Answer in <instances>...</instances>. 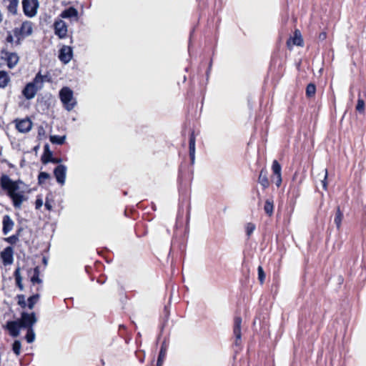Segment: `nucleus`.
<instances>
[{
  "mask_svg": "<svg viewBox=\"0 0 366 366\" xmlns=\"http://www.w3.org/2000/svg\"><path fill=\"white\" fill-rule=\"evenodd\" d=\"M48 76H43L40 73H38L34 81L31 82L38 90L41 89L43 87L44 83L46 81H49Z\"/></svg>",
  "mask_w": 366,
  "mask_h": 366,
  "instance_id": "nucleus-17",
  "label": "nucleus"
},
{
  "mask_svg": "<svg viewBox=\"0 0 366 366\" xmlns=\"http://www.w3.org/2000/svg\"><path fill=\"white\" fill-rule=\"evenodd\" d=\"M107 277L104 275H99L97 278V282L102 285L106 282Z\"/></svg>",
  "mask_w": 366,
  "mask_h": 366,
  "instance_id": "nucleus-45",
  "label": "nucleus"
},
{
  "mask_svg": "<svg viewBox=\"0 0 366 366\" xmlns=\"http://www.w3.org/2000/svg\"><path fill=\"white\" fill-rule=\"evenodd\" d=\"M327 169H325V177H324V179L322 181V188H323L325 190H327Z\"/></svg>",
  "mask_w": 366,
  "mask_h": 366,
  "instance_id": "nucleus-42",
  "label": "nucleus"
},
{
  "mask_svg": "<svg viewBox=\"0 0 366 366\" xmlns=\"http://www.w3.org/2000/svg\"><path fill=\"white\" fill-rule=\"evenodd\" d=\"M287 47L289 50H292L294 46H303L304 40L300 31L296 29L293 33V36H290L286 42Z\"/></svg>",
  "mask_w": 366,
  "mask_h": 366,
  "instance_id": "nucleus-4",
  "label": "nucleus"
},
{
  "mask_svg": "<svg viewBox=\"0 0 366 366\" xmlns=\"http://www.w3.org/2000/svg\"><path fill=\"white\" fill-rule=\"evenodd\" d=\"M257 182L262 186V189H266L269 187L270 182L268 178V172L265 167L260 170Z\"/></svg>",
  "mask_w": 366,
  "mask_h": 366,
  "instance_id": "nucleus-13",
  "label": "nucleus"
},
{
  "mask_svg": "<svg viewBox=\"0 0 366 366\" xmlns=\"http://www.w3.org/2000/svg\"><path fill=\"white\" fill-rule=\"evenodd\" d=\"M14 250L11 247H6L0 254L1 258L4 265L11 264L14 260Z\"/></svg>",
  "mask_w": 366,
  "mask_h": 366,
  "instance_id": "nucleus-10",
  "label": "nucleus"
},
{
  "mask_svg": "<svg viewBox=\"0 0 366 366\" xmlns=\"http://www.w3.org/2000/svg\"><path fill=\"white\" fill-rule=\"evenodd\" d=\"M20 325L22 327L33 328V325L37 322V318L35 313L22 312L21 318L19 320Z\"/></svg>",
  "mask_w": 366,
  "mask_h": 366,
  "instance_id": "nucleus-6",
  "label": "nucleus"
},
{
  "mask_svg": "<svg viewBox=\"0 0 366 366\" xmlns=\"http://www.w3.org/2000/svg\"><path fill=\"white\" fill-rule=\"evenodd\" d=\"M67 25L61 19L56 20L54 23V32L60 39L66 38L67 36Z\"/></svg>",
  "mask_w": 366,
  "mask_h": 366,
  "instance_id": "nucleus-8",
  "label": "nucleus"
},
{
  "mask_svg": "<svg viewBox=\"0 0 366 366\" xmlns=\"http://www.w3.org/2000/svg\"><path fill=\"white\" fill-rule=\"evenodd\" d=\"M274 201L272 199H267L264 205V210L268 217H272L274 213Z\"/></svg>",
  "mask_w": 366,
  "mask_h": 366,
  "instance_id": "nucleus-21",
  "label": "nucleus"
},
{
  "mask_svg": "<svg viewBox=\"0 0 366 366\" xmlns=\"http://www.w3.org/2000/svg\"><path fill=\"white\" fill-rule=\"evenodd\" d=\"M41 162L43 164H46L49 162L57 163L58 159L53 158L52 152L50 150L49 145L46 144L44 147V153L41 156Z\"/></svg>",
  "mask_w": 366,
  "mask_h": 366,
  "instance_id": "nucleus-11",
  "label": "nucleus"
},
{
  "mask_svg": "<svg viewBox=\"0 0 366 366\" xmlns=\"http://www.w3.org/2000/svg\"><path fill=\"white\" fill-rule=\"evenodd\" d=\"M45 207L48 209V210H51L52 209V205H51V203L50 202H49L48 200L46 201L45 204Z\"/></svg>",
  "mask_w": 366,
  "mask_h": 366,
  "instance_id": "nucleus-48",
  "label": "nucleus"
},
{
  "mask_svg": "<svg viewBox=\"0 0 366 366\" xmlns=\"http://www.w3.org/2000/svg\"><path fill=\"white\" fill-rule=\"evenodd\" d=\"M14 36L16 39V44L20 45L21 41L33 33V24L29 21H24L19 28L16 27L13 30Z\"/></svg>",
  "mask_w": 366,
  "mask_h": 366,
  "instance_id": "nucleus-2",
  "label": "nucleus"
},
{
  "mask_svg": "<svg viewBox=\"0 0 366 366\" xmlns=\"http://www.w3.org/2000/svg\"><path fill=\"white\" fill-rule=\"evenodd\" d=\"M355 109L360 114H364L365 113V101L361 98L360 93H359V94H358V99H357V102Z\"/></svg>",
  "mask_w": 366,
  "mask_h": 366,
  "instance_id": "nucleus-29",
  "label": "nucleus"
},
{
  "mask_svg": "<svg viewBox=\"0 0 366 366\" xmlns=\"http://www.w3.org/2000/svg\"><path fill=\"white\" fill-rule=\"evenodd\" d=\"M212 66V59L202 60L199 64V69H206V80L208 81L210 71Z\"/></svg>",
  "mask_w": 366,
  "mask_h": 366,
  "instance_id": "nucleus-19",
  "label": "nucleus"
},
{
  "mask_svg": "<svg viewBox=\"0 0 366 366\" xmlns=\"http://www.w3.org/2000/svg\"><path fill=\"white\" fill-rule=\"evenodd\" d=\"M27 329V333L26 335V340L28 343H31L35 340V333L31 327L26 328Z\"/></svg>",
  "mask_w": 366,
  "mask_h": 366,
  "instance_id": "nucleus-33",
  "label": "nucleus"
},
{
  "mask_svg": "<svg viewBox=\"0 0 366 366\" xmlns=\"http://www.w3.org/2000/svg\"><path fill=\"white\" fill-rule=\"evenodd\" d=\"M9 81L10 78L8 73L4 71H0V88L6 87Z\"/></svg>",
  "mask_w": 366,
  "mask_h": 366,
  "instance_id": "nucleus-25",
  "label": "nucleus"
},
{
  "mask_svg": "<svg viewBox=\"0 0 366 366\" xmlns=\"http://www.w3.org/2000/svg\"><path fill=\"white\" fill-rule=\"evenodd\" d=\"M6 327L9 331L10 335L16 337L19 335V328L22 327L18 320L8 322Z\"/></svg>",
  "mask_w": 366,
  "mask_h": 366,
  "instance_id": "nucleus-15",
  "label": "nucleus"
},
{
  "mask_svg": "<svg viewBox=\"0 0 366 366\" xmlns=\"http://www.w3.org/2000/svg\"><path fill=\"white\" fill-rule=\"evenodd\" d=\"M66 138V137L65 135H64V136L52 135L50 137V141L53 144H61L65 141Z\"/></svg>",
  "mask_w": 366,
  "mask_h": 366,
  "instance_id": "nucleus-32",
  "label": "nucleus"
},
{
  "mask_svg": "<svg viewBox=\"0 0 366 366\" xmlns=\"http://www.w3.org/2000/svg\"><path fill=\"white\" fill-rule=\"evenodd\" d=\"M342 219L343 213L342 212L340 207H337L335 216L334 222L338 229L341 227Z\"/></svg>",
  "mask_w": 366,
  "mask_h": 366,
  "instance_id": "nucleus-28",
  "label": "nucleus"
},
{
  "mask_svg": "<svg viewBox=\"0 0 366 366\" xmlns=\"http://www.w3.org/2000/svg\"><path fill=\"white\" fill-rule=\"evenodd\" d=\"M70 111L74 107L76 104L75 99L73 97V92L70 89Z\"/></svg>",
  "mask_w": 366,
  "mask_h": 366,
  "instance_id": "nucleus-40",
  "label": "nucleus"
},
{
  "mask_svg": "<svg viewBox=\"0 0 366 366\" xmlns=\"http://www.w3.org/2000/svg\"><path fill=\"white\" fill-rule=\"evenodd\" d=\"M62 18H68L69 17V9H65L61 14Z\"/></svg>",
  "mask_w": 366,
  "mask_h": 366,
  "instance_id": "nucleus-47",
  "label": "nucleus"
},
{
  "mask_svg": "<svg viewBox=\"0 0 366 366\" xmlns=\"http://www.w3.org/2000/svg\"><path fill=\"white\" fill-rule=\"evenodd\" d=\"M119 331L125 330H126V326L124 325H120L119 327Z\"/></svg>",
  "mask_w": 366,
  "mask_h": 366,
  "instance_id": "nucleus-50",
  "label": "nucleus"
},
{
  "mask_svg": "<svg viewBox=\"0 0 366 366\" xmlns=\"http://www.w3.org/2000/svg\"><path fill=\"white\" fill-rule=\"evenodd\" d=\"M39 90L30 82L26 85L22 91L23 95L27 99H33Z\"/></svg>",
  "mask_w": 366,
  "mask_h": 366,
  "instance_id": "nucleus-16",
  "label": "nucleus"
},
{
  "mask_svg": "<svg viewBox=\"0 0 366 366\" xmlns=\"http://www.w3.org/2000/svg\"><path fill=\"white\" fill-rule=\"evenodd\" d=\"M318 38L320 40H325L327 38V33L325 31L320 33Z\"/></svg>",
  "mask_w": 366,
  "mask_h": 366,
  "instance_id": "nucleus-46",
  "label": "nucleus"
},
{
  "mask_svg": "<svg viewBox=\"0 0 366 366\" xmlns=\"http://www.w3.org/2000/svg\"><path fill=\"white\" fill-rule=\"evenodd\" d=\"M69 55H70V60L72 59L73 57V52H72V49L70 47V53H69Z\"/></svg>",
  "mask_w": 366,
  "mask_h": 366,
  "instance_id": "nucleus-52",
  "label": "nucleus"
},
{
  "mask_svg": "<svg viewBox=\"0 0 366 366\" xmlns=\"http://www.w3.org/2000/svg\"><path fill=\"white\" fill-rule=\"evenodd\" d=\"M272 170L273 173V181L277 187H280L282 182V167L279 162L274 159L272 162Z\"/></svg>",
  "mask_w": 366,
  "mask_h": 366,
  "instance_id": "nucleus-7",
  "label": "nucleus"
},
{
  "mask_svg": "<svg viewBox=\"0 0 366 366\" xmlns=\"http://www.w3.org/2000/svg\"><path fill=\"white\" fill-rule=\"evenodd\" d=\"M50 177V175L44 172H40L39 174V184L44 183L46 179Z\"/></svg>",
  "mask_w": 366,
  "mask_h": 366,
  "instance_id": "nucleus-38",
  "label": "nucleus"
},
{
  "mask_svg": "<svg viewBox=\"0 0 366 366\" xmlns=\"http://www.w3.org/2000/svg\"><path fill=\"white\" fill-rule=\"evenodd\" d=\"M54 173L57 182L64 184L66 180V167L63 165H59L55 168Z\"/></svg>",
  "mask_w": 366,
  "mask_h": 366,
  "instance_id": "nucleus-12",
  "label": "nucleus"
},
{
  "mask_svg": "<svg viewBox=\"0 0 366 366\" xmlns=\"http://www.w3.org/2000/svg\"><path fill=\"white\" fill-rule=\"evenodd\" d=\"M21 348V342L19 340H15L14 342L13 343L12 350L16 355H19L20 354Z\"/></svg>",
  "mask_w": 366,
  "mask_h": 366,
  "instance_id": "nucleus-37",
  "label": "nucleus"
},
{
  "mask_svg": "<svg viewBox=\"0 0 366 366\" xmlns=\"http://www.w3.org/2000/svg\"><path fill=\"white\" fill-rule=\"evenodd\" d=\"M7 9L12 14H16L17 12V7L19 4V0H8Z\"/></svg>",
  "mask_w": 366,
  "mask_h": 366,
  "instance_id": "nucleus-27",
  "label": "nucleus"
},
{
  "mask_svg": "<svg viewBox=\"0 0 366 366\" xmlns=\"http://www.w3.org/2000/svg\"><path fill=\"white\" fill-rule=\"evenodd\" d=\"M31 127L32 123L28 119L16 121V128L19 132L21 133L28 132L29 131L31 130Z\"/></svg>",
  "mask_w": 366,
  "mask_h": 366,
  "instance_id": "nucleus-14",
  "label": "nucleus"
},
{
  "mask_svg": "<svg viewBox=\"0 0 366 366\" xmlns=\"http://www.w3.org/2000/svg\"><path fill=\"white\" fill-rule=\"evenodd\" d=\"M14 38H16L14 35L13 36L11 33H9L6 37V41L11 44H16V39L15 40Z\"/></svg>",
  "mask_w": 366,
  "mask_h": 366,
  "instance_id": "nucleus-43",
  "label": "nucleus"
},
{
  "mask_svg": "<svg viewBox=\"0 0 366 366\" xmlns=\"http://www.w3.org/2000/svg\"><path fill=\"white\" fill-rule=\"evenodd\" d=\"M0 184L6 191L15 208L20 209L22 203L28 199L26 194L27 187L22 181H14L8 175L3 174L0 178Z\"/></svg>",
  "mask_w": 366,
  "mask_h": 366,
  "instance_id": "nucleus-1",
  "label": "nucleus"
},
{
  "mask_svg": "<svg viewBox=\"0 0 366 366\" xmlns=\"http://www.w3.org/2000/svg\"><path fill=\"white\" fill-rule=\"evenodd\" d=\"M82 14H83V6L81 5V14H80L81 15Z\"/></svg>",
  "mask_w": 366,
  "mask_h": 366,
  "instance_id": "nucleus-54",
  "label": "nucleus"
},
{
  "mask_svg": "<svg viewBox=\"0 0 366 366\" xmlns=\"http://www.w3.org/2000/svg\"><path fill=\"white\" fill-rule=\"evenodd\" d=\"M19 62V56L15 53L9 54L7 57V65L9 68H14Z\"/></svg>",
  "mask_w": 366,
  "mask_h": 366,
  "instance_id": "nucleus-24",
  "label": "nucleus"
},
{
  "mask_svg": "<svg viewBox=\"0 0 366 366\" xmlns=\"http://www.w3.org/2000/svg\"><path fill=\"white\" fill-rule=\"evenodd\" d=\"M39 294H36V295L31 296L30 297H29V299L27 300L28 302H27L26 306L29 307V310H32L34 307V305L39 301Z\"/></svg>",
  "mask_w": 366,
  "mask_h": 366,
  "instance_id": "nucleus-30",
  "label": "nucleus"
},
{
  "mask_svg": "<svg viewBox=\"0 0 366 366\" xmlns=\"http://www.w3.org/2000/svg\"><path fill=\"white\" fill-rule=\"evenodd\" d=\"M18 304L23 308L26 307L27 303L25 300V296L24 295H19L17 296Z\"/></svg>",
  "mask_w": 366,
  "mask_h": 366,
  "instance_id": "nucleus-39",
  "label": "nucleus"
},
{
  "mask_svg": "<svg viewBox=\"0 0 366 366\" xmlns=\"http://www.w3.org/2000/svg\"><path fill=\"white\" fill-rule=\"evenodd\" d=\"M242 319L239 315L234 316L233 323V335L235 337L234 345L239 346L242 342Z\"/></svg>",
  "mask_w": 366,
  "mask_h": 366,
  "instance_id": "nucleus-5",
  "label": "nucleus"
},
{
  "mask_svg": "<svg viewBox=\"0 0 366 366\" xmlns=\"http://www.w3.org/2000/svg\"><path fill=\"white\" fill-rule=\"evenodd\" d=\"M22 5L24 12L27 16L33 17L36 14L39 6L38 0H24Z\"/></svg>",
  "mask_w": 366,
  "mask_h": 366,
  "instance_id": "nucleus-3",
  "label": "nucleus"
},
{
  "mask_svg": "<svg viewBox=\"0 0 366 366\" xmlns=\"http://www.w3.org/2000/svg\"><path fill=\"white\" fill-rule=\"evenodd\" d=\"M167 355V347L163 344L160 347V350L159 352L157 366H162L164 359Z\"/></svg>",
  "mask_w": 366,
  "mask_h": 366,
  "instance_id": "nucleus-23",
  "label": "nucleus"
},
{
  "mask_svg": "<svg viewBox=\"0 0 366 366\" xmlns=\"http://www.w3.org/2000/svg\"><path fill=\"white\" fill-rule=\"evenodd\" d=\"M90 269H92L91 267H89V266H86V267H85V270H86V272L88 274H89V272H90Z\"/></svg>",
  "mask_w": 366,
  "mask_h": 366,
  "instance_id": "nucleus-51",
  "label": "nucleus"
},
{
  "mask_svg": "<svg viewBox=\"0 0 366 366\" xmlns=\"http://www.w3.org/2000/svg\"><path fill=\"white\" fill-rule=\"evenodd\" d=\"M79 13L74 6H70V21H78Z\"/></svg>",
  "mask_w": 366,
  "mask_h": 366,
  "instance_id": "nucleus-36",
  "label": "nucleus"
},
{
  "mask_svg": "<svg viewBox=\"0 0 366 366\" xmlns=\"http://www.w3.org/2000/svg\"><path fill=\"white\" fill-rule=\"evenodd\" d=\"M255 229V224L252 222H248L245 226V232L248 238L250 237L252 234Z\"/></svg>",
  "mask_w": 366,
  "mask_h": 366,
  "instance_id": "nucleus-35",
  "label": "nucleus"
},
{
  "mask_svg": "<svg viewBox=\"0 0 366 366\" xmlns=\"http://www.w3.org/2000/svg\"><path fill=\"white\" fill-rule=\"evenodd\" d=\"M31 281H32L33 282H40V280L39 279V277H35V276H34V277L31 278Z\"/></svg>",
  "mask_w": 366,
  "mask_h": 366,
  "instance_id": "nucleus-49",
  "label": "nucleus"
},
{
  "mask_svg": "<svg viewBox=\"0 0 366 366\" xmlns=\"http://www.w3.org/2000/svg\"><path fill=\"white\" fill-rule=\"evenodd\" d=\"M195 142L196 137L194 134V131L191 130L189 136V155L191 164H194L195 160Z\"/></svg>",
  "mask_w": 366,
  "mask_h": 366,
  "instance_id": "nucleus-9",
  "label": "nucleus"
},
{
  "mask_svg": "<svg viewBox=\"0 0 366 366\" xmlns=\"http://www.w3.org/2000/svg\"><path fill=\"white\" fill-rule=\"evenodd\" d=\"M182 174H180L179 175V180L180 181V184H182Z\"/></svg>",
  "mask_w": 366,
  "mask_h": 366,
  "instance_id": "nucleus-53",
  "label": "nucleus"
},
{
  "mask_svg": "<svg viewBox=\"0 0 366 366\" xmlns=\"http://www.w3.org/2000/svg\"><path fill=\"white\" fill-rule=\"evenodd\" d=\"M257 272H258V280L259 282L260 285H263L265 281V273L264 272L263 267L259 265L257 268Z\"/></svg>",
  "mask_w": 366,
  "mask_h": 366,
  "instance_id": "nucleus-34",
  "label": "nucleus"
},
{
  "mask_svg": "<svg viewBox=\"0 0 366 366\" xmlns=\"http://www.w3.org/2000/svg\"><path fill=\"white\" fill-rule=\"evenodd\" d=\"M59 60L64 64L69 62V46H63L59 50Z\"/></svg>",
  "mask_w": 366,
  "mask_h": 366,
  "instance_id": "nucleus-22",
  "label": "nucleus"
},
{
  "mask_svg": "<svg viewBox=\"0 0 366 366\" xmlns=\"http://www.w3.org/2000/svg\"><path fill=\"white\" fill-rule=\"evenodd\" d=\"M43 204H44V202H43L42 199H41V198H38V199L36 200V202H35V207H36V209H40V208L42 207Z\"/></svg>",
  "mask_w": 366,
  "mask_h": 366,
  "instance_id": "nucleus-44",
  "label": "nucleus"
},
{
  "mask_svg": "<svg viewBox=\"0 0 366 366\" xmlns=\"http://www.w3.org/2000/svg\"><path fill=\"white\" fill-rule=\"evenodd\" d=\"M316 93V85L314 83H310L307 84L305 91V95L307 98H312L315 97Z\"/></svg>",
  "mask_w": 366,
  "mask_h": 366,
  "instance_id": "nucleus-26",
  "label": "nucleus"
},
{
  "mask_svg": "<svg viewBox=\"0 0 366 366\" xmlns=\"http://www.w3.org/2000/svg\"><path fill=\"white\" fill-rule=\"evenodd\" d=\"M3 232L4 234H7L11 232L14 225V221L11 219L9 215H5L3 217Z\"/></svg>",
  "mask_w": 366,
  "mask_h": 366,
  "instance_id": "nucleus-18",
  "label": "nucleus"
},
{
  "mask_svg": "<svg viewBox=\"0 0 366 366\" xmlns=\"http://www.w3.org/2000/svg\"><path fill=\"white\" fill-rule=\"evenodd\" d=\"M59 96L66 109L69 110V87H64L59 92Z\"/></svg>",
  "mask_w": 366,
  "mask_h": 366,
  "instance_id": "nucleus-20",
  "label": "nucleus"
},
{
  "mask_svg": "<svg viewBox=\"0 0 366 366\" xmlns=\"http://www.w3.org/2000/svg\"><path fill=\"white\" fill-rule=\"evenodd\" d=\"M19 240L16 235H12L6 239V241L10 244H15Z\"/></svg>",
  "mask_w": 366,
  "mask_h": 366,
  "instance_id": "nucleus-41",
  "label": "nucleus"
},
{
  "mask_svg": "<svg viewBox=\"0 0 366 366\" xmlns=\"http://www.w3.org/2000/svg\"><path fill=\"white\" fill-rule=\"evenodd\" d=\"M14 277H15V280H16V282L17 286L19 287L20 290L22 291L24 290V286H23V284H22V277H21V273H20V269L19 268H17L15 270V272H14Z\"/></svg>",
  "mask_w": 366,
  "mask_h": 366,
  "instance_id": "nucleus-31",
  "label": "nucleus"
}]
</instances>
